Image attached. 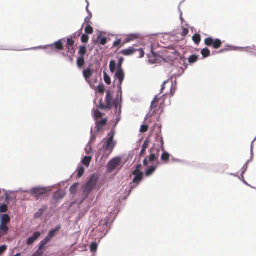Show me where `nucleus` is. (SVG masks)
I'll use <instances>...</instances> for the list:
<instances>
[{
  "label": "nucleus",
  "instance_id": "39",
  "mask_svg": "<svg viewBox=\"0 0 256 256\" xmlns=\"http://www.w3.org/2000/svg\"><path fill=\"white\" fill-rule=\"evenodd\" d=\"M159 100V98H158L157 96H156L154 100L152 102L151 108H155L157 107L158 105V102Z\"/></svg>",
  "mask_w": 256,
  "mask_h": 256
},
{
  "label": "nucleus",
  "instance_id": "34",
  "mask_svg": "<svg viewBox=\"0 0 256 256\" xmlns=\"http://www.w3.org/2000/svg\"><path fill=\"white\" fill-rule=\"evenodd\" d=\"M116 64L114 60H112L110 64V69L112 72H114L116 71Z\"/></svg>",
  "mask_w": 256,
  "mask_h": 256
},
{
  "label": "nucleus",
  "instance_id": "22",
  "mask_svg": "<svg viewBox=\"0 0 256 256\" xmlns=\"http://www.w3.org/2000/svg\"><path fill=\"white\" fill-rule=\"evenodd\" d=\"M114 214L112 212H110V216H106V218L104 219V223L103 224L104 226L107 227L110 223H112L114 221L116 218L117 215H115L112 218L111 216Z\"/></svg>",
  "mask_w": 256,
  "mask_h": 256
},
{
  "label": "nucleus",
  "instance_id": "17",
  "mask_svg": "<svg viewBox=\"0 0 256 256\" xmlns=\"http://www.w3.org/2000/svg\"><path fill=\"white\" fill-rule=\"evenodd\" d=\"M160 150L157 149H150L148 160H157L160 156Z\"/></svg>",
  "mask_w": 256,
  "mask_h": 256
},
{
  "label": "nucleus",
  "instance_id": "38",
  "mask_svg": "<svg viewBox=\"0 0 256 256\" xmlns=\"http://www.w3.org/2000/svg\"><path fill=\"white\" fill-rule=\"evenodd\" d=\"M85 32L86 34H92L94 32L92 28L89 24L86 25L85 28Z\"/></svg>",
  "mask_w": 256,
  "mask_h": 256
},
{
  "label": "nucleus",
  "instance_id": "42",
  "mask_svg": "<svg viewBox=\"0 0 256 256\" xmlns=\"http://www.w3.org/2000/svg\"><path fill=\"white\" fill-rule=\"evenodd\" d=\"M124 58L122 57L118 58V70L122 69V65L124 62Z\"/></svg>",
  "mask_w": 256,
  "mask_h": 256
},
{
  "label": "nucleus",
  "instance_id": "36",
  "mask_svg": "<svg viewBox=\"0 0 256 256\" xmlns=\"http://www.w3.org/2000/svg\"><path fill=\"white\" fill-rule=\"evenodd\" d=\"M192 40L196 44H198L201 40L200 36L199 34H195L192 36Z\"/></svg>",
  "mask_w": 256,
  "mask_h": 256
},
{
  "label": "nucleus",
  "instance_id": "52",
  "mask_svg": "<svg viewBox=\"0 0 256 256\" xmlns=\"http://www.w3.org/2000/svg\"><path fill=\"white\" fill-rule=\"evenodd\" d=\"M142 166L141 164H137L135 166L134 170L133 171H135V172L142 171Z\"/></svg>",
  "mask_w": 256,
  "mask_h": 256
},
{
  "label": "nucleus",
  "instance_id": "31",
  "mask_svg": "<svg viewBox=\"0 0 256 256\" xmlns=\"http://www.w3.org/2000/svg\"><path fill=\"white\" fill-rule=\"evenodd\" d=\"M78 54L80 56L84 57V56L86 54V46H80Z\"/></svg>",
  "mask_w": 256,
  "mask_h": 256
},
{
  "label": "nucleus",
  "instance_id": "53",
  "mask_svg": "<svg viewBox=\"0 0 256 256\" xmlns=\"http://www.w3.org/2000/svg\"><path fill=\"white\" fill-rule=\"evenodd\" d=\"M91 161H81V165H82L84 168H88L90 164Z\"/></svg>",
  "mask_w": 256,
  "mask_h": 256
},
{
  "label": "nucleus",
  "instance_id": "5",
  "mask_svg": "<svg viewBox=\"0 0 256 256\" xmlns=\"http://www.w3.org/2000/svg\"><path fill=\"white\" fill-rule=\"evenodd\" d=\"M11 220L10 216L6 213L0 214V233L2 236L8 234L10 228L8 224Z\"/></svg>",
  "mask_w": 256,
  "mask_h": 256
},
{
  "label": "nucleus",
  "instance_id": "30",
  "mask_svg": "<svg viewBox=\"0 0 256 256\" xmlns=\"http://www.w3.org/2000/svg\"><path fill=\"white\" fill-rule=\"evenodd\" d=\"M125 44L124 42H122L120 39H118L114 42L112 46L114 48H118V49H119L121 47L123 46Z\"/></svg>",
  "mask_w": 256,
  "mask_h": 256
},
{
  "label": "nucleus",
  "instance_id": "2",
  "mask_svg": "<svg viewBox=\"0 0 256 256\" xmlns=\"http://www.w3.org/2000/svg\"><path fill=\"white\" fill-rule=\"evenodd\" d=\"M63 181L57 184L59 186H60L62 183H64ZM56 184L49 186H36L32 188L30 190H24L22 192L26 193H29L31 196L34 197L36 200H42L46 198L49 196L52 190L56 188Z\"/></svg>",
  "mask_w": 256,
  "mask_h": 256
},
{
  "label": "nucleus",
  "instance_id": "57",
  "mask_svg": "<svg viewBox=\"0 0 256 256\" xmlns=\"http://www.w3.org/2000/svg\"><path fill=\"white\" fill-rule=\"evenodd\" d=\"M175 90H176V88L174 87L173 84H172L171 86V87H170V93L172 96L174 95Z\"/></svg>",
  "mask_w": 256,
  "mask_h": 256
},
{
  "label": "nucleus",
  "instance_id": "7",
  "mask_svg": "<svg viewBox=\"0 0 256 256\" xmlns=\"http://www.w3.org/2000/svg\"><path fill=\"white\" fill-rule=\"evenodd\" d=\"M136 52H138L139 53V55L138 56V58H142L144 56V52L142 48H135V46H130L128 48L122 50L120 52V54L124 56H130L134 54Z\"/></svg>",
  "mask_w": 256,
  "mask_h": 256
},
{
  "label": "nucleus",
  "instance_id": "33",
  "mask_svg": "<svg viewBox=\"0 0 256 256\" xmlns=\"http://www.w3.org/2000/svg\"><path fill=\"white\" fill-rule=\"evenodd\" d=\"M84 64H85V61H84V57L80 56L77 59V65H78V67H79V68L82 67L84 66Z\"/></svg>",
  "mask_w": 256,
  "mask_h": 256
},
{
  "label": "nucleus",
  "instance_id": "15",
  "mask_svg": "<svg viewBox=\"0 0 256 256\" xmlns=\"http://www.w3.org/2000/svg\"><path fill=\"white\" fill-rule=\"evenodd\" d=\"M61 225L58 224L54 228L51 229L48 232V234L46 236L50 240L58 233L60 230L61 229Z\"/></svg>",
  "mask_w": 256,
  "mask_h": 256
},
{
  "label": "nucleus",
  "instance_id": "19",
  "mask_svg": "<svg viewBox=\"0 0 256 256\" xmlns=\"http://www.w3.org/2000/svg\"><path fill=\"white\" fill-rule=\"evenodd\" d=\"M51 240L46 236L38 244V251L46 250V245L49 243Z\"/></svg>",
  "mask_w": 256,
  "mask_h": 256
},
{
  "label": "nucleus",
  "instance_id": "35",
  "mask_svg": "<svg viewBox=\"0 0 256 256\" xmlns=\"http://www.w3.org/2000/svg\"><path fill=\"white\" fill-rule=\"evenodd\" d=\"M201 54L204 58H207L210 56V50L207 48H204L202 50Z\"/></svg>",
  "mask_w": 256,
  "mask_h": 256
},
{
  "label": "nucleus",
  "instance_id": "23",
  "mask_svg": "<svg viewBox=\"0 0 256 256\" xmlns=\"http://www.w3.org/2000/svg\"><path fill=\"white\" fill-rule=\"evenodd\" d=\"M107 123V119L104 118L97 122L96 125V129L98 132H100L102 128L106 125Z\"/></svg>",
  "mask_w": 256,
  "mask_h": 256
},
{
  "label": "nucleus",
  "instance_id": "28",
  "mask_svg": "<svg viewBox=\"0 0 256 256\" xmlns=\"http://www.w3.org/2000/svg\"><path fill=\"white\" fill-rule=\"evenodd\" d=\"M138 38V34H133L128 36L124 40V43H128L131 41L134 40H136Z\"/></svg>",
  "mask_w": 256,
  "mask_h": 256
},
{
  "label": "nucleus",
  "instance_id": "21",
  "mask_svg": "<svg viewBox=\"0 0 256 256\" xmlns=\"http://www.w3.org/2000/svg\"><path fill=\"white\" fill-rule=\"evenodd\" d=\"M85 150L87 154V156L84 157L82 160H92V148L90 145L86 146Z\"/></svg>",
  "mask_w": 256,
  "mask_h": 256
},
{
  "label": "nucleus",
  "instance_id": "46",
  "mask_svg": "<svg viewBox=\"0 0 256 256\" xmlns=\"http://www.w3.org/2000/svg\"><path fill=\"white\" fill-rule=\"evenodd\" d=\"M169 158L170 154L166 152H164L162 155V160H168Z\"/></svg>",
  "mask_w": 256,
  "mask_h": 256
},
{
  "label": "nucleus",
  "instance_id": "37",
  "mask_svg": "<svg viewBox=\"0 0 256 256\" xmlns=\"http://www.w3.org/2000/svg\"><path fill=\"white\" fill-rule=\"evenodd\" d=\"M198 60V57L196 55H192L188 58V62L190 64L196 62Z\"/></svg>",
  "mask_w": 256,
  "mask_h": 256
},
{
  "label": "nucleus",
  "instance_id": "50",
  "mask_svg": "<svg viewBox=\"0 0 256 256\" xmlns=\"http://www.w3.org/2000/svg\"><path fill=\"white\" fill-rule=\"evenodd\" d=\"M74 44V41L70 38L67 39V46H72Z\"/></svg>",
  "mask_w": 256,
  "mask_h": 256
},
{
  "label": "nucleus",
  "instance_id": "8",
  "mask_svg": "<svg viewBox=\"0 0 256 256\" xmlns=\"http://www.w3.org/2000/svg\"><path fill=\"white\" fill-rule=\"evenodd\" d=\"M94 188V187L86 182L82 185V202H84L88 197Z\"/></svg>",
  "mask_w": 256,
  "mask_h": 256
},
{
  "label": "nucleus",
  "instance_id": "25",
  "mask_svg": "<svg viewBox=\"0 0 256 256\" xmlns=\"http://www.w3.org/2000/svg\"><path fill=\"white\" fill-rule=\"evenodd\" d=\"M76 177L77 178H80L85 172V168L82 166L80 164L76 170Z\"/></svg>",
  "mask_w": 256,
  "mask_h": 256
},
{
  "label": "nucleus",
  "instance_id": "26",
  "mask_svg": "<svg viewBox=\"0 0 256 256\" xmlns=\"http://www.w3.org/2000/svg\"><path fill=\"white\" fill-rule=\"evenodd\" d=\"M227 168L226 166L218 165L214 166L212 168V170L216 172L223 173Z\"/></svg>",
  "mask_w": 256,
  "mask_h": 256
},
{
  "label": "nucleus",
  "instance_id": "32",
  "mask_svg": "<svg viewBox=\"0 0 256 256\" xmlns=\"http://www.w3.org/2000/svg\"><path fill=\"white\" fill-rule=\"evenodd\" d=\"M98 244L96 242H92L90 244V250L92 252H95L98 250Z\"/></svg>",
  "mask_w": 256,
  "mask_h": 256
},
{
  "label": "nucleus",
  "instance_id": "10",
  "mask_svg": "<svg viewBox=\"0 0 256 256\" xmlns=\"http://www.w3.org/2000/svg\"><path fill=\"white\" fill-rule=\"evenodd\" d=\"M66 196V192L62 189L54 192L52 194V199L55 203H58Z\"/></svg>",
  "mask_w": 256,
  "mask_h": 256
},
{
  "label": "nucleus",
  "instance_id": "18",
  "mask_svg": "<svg viewBox=\"0 0 256 256\" xmlns=\"http://www.w3.org/2000/svg\"><path fill=\"white\" fill-rule=\"evenodd\" d=\"M48 207L46 206H43L39 208L34 214V218L36 219L40 218L42 217L44 212L46 210Z\"/></svg>",
  "mask_w": 256,
  "mask_h": 256
},
{
  "label": "nucleus",
  "instance_id": "3",
  "mask_svg": "<svg viewBox=\"0 0 256 256\" xmlns=\"http://www.w3.org/2000/svg\"><path fill=\"white\" fill-rule=\"evenodd\" d=\"M144 172L142 171L135 172L132 171L130 174V176H134V177L132 180L130 184V186L128 188H126V191L128 192L127 196L124 198V200H126L128 196L130 194L131 192L140 184L144 178Z\"/></svg>",
  "mask_w": 256,
  "mask_h": 256
},
{
  "label": "nucleus",
  "instance_id": "12",
  "mask_svg": "<svg viewBox=\"0 0 256 256\" xmlns=\"http://www.w3.org/2000/svg\"><path fill=\"white\" fill-rule=\"evenodd\" d=\"M42 233L39 231L34 232L32 236L28 237L26 240L28 246L32 245L40 236Z\"/></svg>",
  "mask_w": 256,
  "mask_h": 256
},
{
  "label": "nucleus",
  "instance_id": "44",
  "mask_svg": "<svg viewBox=\"0 0 256 256\" xmlns=\"http://www.w3.org/2000/svg\"><path fill=\"white\" fill-rule=\"evenodd\" d=\"M121 205V201L120 200H119L117 203L114 205V208L117 210V212L116 215L118 216V213L120 212V210L119 209V208L120 206Z\"/></svg>",
  "mask_w": 256,
  "mask_h": 256
},
{
  "label": "nucleus",
  "instance_id": "61",
  "mask_svg": "<svg viewBox=\"0 0 256 256\" xmlns=\"http://www.w3.org/2000/svg\"><path fill=\"white\" fill-rule=\"evenodd\" d=\"M146 150L142 148L141 151L140 153V158H141L146 154Z\"/></svg>",
  "mask_w": 256,
  "mask_h": 256
},
{
  "label": "nucleus",
  "instance_id": "6",
  "mask_svg": "<svg viewBox=\"0 0 256 256\" xmlns=\"http://www.w3.org/2000/svg\"><path fill=\"white\" fill-rule=\"evenodd\" d=\"M124 164L122 163V161H108L106 164V173L114 172L116 174Z\"/></svg>",
  "mask_w": 256,
  "mask_h": 256
},
{
  "label": "nucleus",
  "instance_id": "58",
  "mask_svg": "<svg viewBox=\"0 0 256 256\" xmlns=\"http://www.w3.org/2000/svg\"><path fill=\"white\" fill-rule=\"evenodd\" d=\"M188 30L186 28H184L182 29V36H186L188 34Z\"/></svg>",
  "mask_w": 256,
  "mask_h": 256
},
{
  "label": "nucleus",
  "instance_id": "16",
  "mask_svg": "<svg viewBox=\"0 0 256 256\" xmlns=\"http://www.w3.org/2000/svg\"><path fill=\"white\" fill-rule=\"evenodd\" d=\"M112 94L110 91H108L106 92V108L108 109H110L112 108Z\"/></svg>",
  "mask_w": 256,
  "mask_h": 256
},
{
  "label": "nucleus",
  "instance_id": "54",
  "mask_svg": "<svg viewBox=\"0 0 256 256\" xmlns=\"http://www.w3.org/2000/svg\"><path fill=\"white\" fill-rule=\"evenodd\" d=\"M94 116L98 118H101L102 116V113L98 110L94 112Z\"/></svg>",
  "mask_w": 256,
  "mask_h": 256
},
{
  "label": "nucleus",
  "instance_id": "60",
  "mask_svg": "<svg viewBox=\"0 0 256 256\" xmlns=\"http://www.w3.org/2000/svg\"><path fill=\"white\" fill-rule=\"evenodd\" d=\"M242 182L244 184H246V186H250V187L251 188H254V189H256V188L254 187V186H252L250 184H248L247 182L244 180V179H243V180H242Z\"/></svg>",
  "mask_w": 256,
  "mask_h": 256
},
{
  "label": "nucleus",
  "instance_id": "9",
  "mask_svg": "<svg viewBox=\"0 0 256 256\" xmlns=\"http://www.w3.org/2000/svg\"><path fill=\"white\" fill-rule=\"evenodd\" d=\"M204 44L208 46H212L214 48L217 49L220 48L222 42L219 39H214L212 38H208L205 39Z\"/></svg>",
  "mask_w": 256,
  "mask_h": 256
},
{
  "label": "nucleus",
  "instance_id": "20",
  "mask_svg": "<svg viewBox=\"0 0 256 256\" xmlns=\"http://www.w3.org/2000/svg\"><path fill=\"white\" fill-rule=\"evenodd\" d=\"M93 71L90 68H88L83 70V75L87 82H90V78L92 76Z\"/></svg>",
  "mask_w": 256,
  "mask_h": 256
},
{
  "label": "nucleus",
  "instance_id": "45",
  "mask_svg": "<svg viewBox=\"0 0 256 256\" xmlns=\"http://www.w3.org/2000/svg\"><path fill=\"white\" fill-rule=\"evenodd\" d=\"M89 40V37L87 34H84L82 35L81 37V40L84 43H86L88 42Z\"/></svg>",
  "mask_w": 256,
  "mask_h": 256
},
{
  "label": "nucleus",
  "instance_id": "59",
  "mask_svg": "<svg viewBox=\"0 0 256 256\" xmlns=\"http://www.w3.org/2000/svg\"><path fill=\"white\" fill-rule=\"evenodd\" d=\"M84 213L80 212L78 214V216H77V217L76 218V222L79 221L82 218V217L84 216Z\"/></svg>",
  "mask_w": 256,
  "mask_h": 256
},
{
  "label": "nucleus",
  "instance_id": "4",
  "mask_svg": "<svg viewBox=\"0 0 256 256\" xmlns=\"http://www.w3.org/2000/svg\"><path fill=\"white\" fill-rule=\"evenodd\" d=\"M143 165L146 167L144 174L147 176H151L159 166L166 164L168 161H142Z\"/></svg>",
  "mask_w": 256,
  "mask_h": 256
},
{
  "label": "nucleus",
  "instance_id": "43",
  "mask_svg": "<svg viewBox=\"0 0 256 256\" xmlns=\"http://www.w3.org/2000/svg\"><path fill=\"white\" fill-rule=\"evenodd\" d=\"M180 162H181L182 163V164L184 165L190 166H196V164H194V162L192 161V162H188L187 161H179Z\"/></svg>",
  "mask_w": 256,
  "mask_h": 256
},
{
  "label": "nucleus",
  "instance_id": "27",
  "mask_svg": "<svg viewBox=\"0 0 256 256\" xmlns=\"http://www.w3.org/2000/svg\"><path fill=\"white\" fill-rule=\"evenodd\" d=\"M79 186L80 183L78 182L73 184L70 188V194L72 195L76 194Z\"/></svg>",
  "mask_w": 256,
  "mask_h": 256
},
{
  "label": "nucleus",
  "instance_id": "55",
  "mask_svg": "<svg viewBox=\"0 0 256 256\" xmlns=\"http://www.w3.org/2000/svg\"><path fill=\"white\" fill-rule=\"evenodd\" d=\"M44 252L37 250L32 256H43Z\"/></svg>",
  "mask_w": 256,
  "mask_h": 256
},
{
  "label": "nucleus",
  "instance_id": "64",
  "mask_svg": "<svg viewBox=\"0 0 256 256\" xmlns=\"http://www.w3.org/2000/svg\"><path fill=\"white\" fill-rule=\"evenodd\" d=\"M100 108H101V109H105V108H106V105L104 106V104H100Z\"/></svg>",
  "mask_w": 256,
  "mask_h": 256
},
{
  "label": "nucleus",
  "instance_id": "40",
  "mask_svg": "<svg viewBox=\"0 0 256 256\" xmlns=\"http://www.w3.org/2000/svg\"><path fill=\"white\" fill-rule=\"evenodd\" d=\"M104 80L108 85L111 84L110 78L106 72H104Z\"/></svg>",
  "mask_w": 256,
  "mask_h": 256
},
{
  "label": "nucleus",
  "instance_id": "49",
  "mask_svg": "<svg viewBox=\"0 0 256 256\" xmlns=\"http://www.w3.org/2000/svg\"><path fill=\"white\" fill-rule=\"evenodd\" d=\"M250 162V161H247L244 164L243 167L242 168L241 172L242 173V174H244V173L246 171L248 166V164Z\"/></svg>",
  "mask_w": 256,
  "mask_h": 256
},
{
  "label": "nucleus",
  "instance_id": "47",
  "mask_svg": "<svg viewBox=\"0 0 256 256\" xmlns=\"http://www.w3.org/2000/svg\"><path fill=\"white\" fill-rule=\"evenodd\" d=\"M98 39H100L99 43L102 46L104 45L107 42V39L106 38L98 36Z\"/></svg>",
  "mask_w": 256,
  "mask_h": 256
},
{
  "label": "nucleus",
  "instance_id": "13",
  "mask_svg": "<svg viewBox=\"0 0 256 256\" xmlns=\"http://www.w3.org/2000/svg\"><path fill=\"white\" fill-rule=\"evenodd\" d=\"M100 179V175L97 173H94L90 175V178L86 182L96 188Z\"/></svg>",
  "mask_w": 256,
  "mask_h": 256
},
{
  "label": "nucleus",
  "instance_id": "56",
  "mask_svg": "<svg viewBox=\"0 0 256 256\" xmlns=\"http://www.w3.org/2000/svg\"><path fill=\"white\" fill-rule=\"evenodd\" d=\"M148 144H149V142L147 140H145V142H144V144H142V149L146 150L148 146Z\"/></svg>",
  "mask_w": 256,
  "mask_h": 256
},
{
  "label": "nucleus",
  "instance_id": "11",
  "mask_svg": "<svg viewBox=\"0 0 256 256\" xmlns=\"http://www.w3.org/2000/svg\"><path fill=\"white\" fill-rule=\"evenodd\" d=\"M115 78L118 80V86L120 90L122 89V84L124 78V73L122 69L118 70L115 73Z\"/></svg>",
  "mask_w": 256,
  "mask_h": 256
},
{
  "label": "nucleus",
  "instance_id": "14",
  "mask_svg": "<svg viewBox=\"0 0 256 256\" xmlns=\"http://www.w3.org/2000/svg\"><path fill=\"white\" fill-rule=\"evenodd\" d=\"M2 191L4 192V202L8 204L10 202L16 200V196L10 195L12 194L14 192L7 190L4 189H3Z\"/></svg>",
  "mask_w": 256,
  "mask_h": 256
},
{
  "label": "nucleus",
  "instance_id": "62",
  "mask_svg": "<svg viewBox=\"0 0 256 256\" xmlns=\"http://www.w3.org/2000/svg\"><path fill=\"white\" fill-rule=\"evenodd\" d=\"M227 174L230 175V176H234V177H237L238 178V174H234V173L228 172V173H227Z\"/></svg>",
  "mask_w": 256,
  "mask_h": 256
},
{
  "label": "nucleus",
  "instance_id": "48",
  "mask_svg": "<svg viewBox=\"0 0 256 256\" xmlns=\"http://www.w3.org/2000/svg\"><path fill=\"white\" fill-rule=\"evenodd\" d=\"M148 130V126L147 125H142L140 128V132H146Z\"/></svg>",
  "mask_w": 256,
  "mask_h": 256
},
{
  "label": "nucleus",
  "instance_id": "41",
  "mask_svg": "<svg viewBox=\"0 0 256 256\" xmlns=\"http://www.w3.org/2000/svg\"><path fill=\"white\" fill-rule=\"evenodd\" d=\"M105 88L103 84H100L98 86V90L100 94H104V92Z\"/></svg>",
  "mask_w": 256,
  "mask_h": 256
},
{
  "label": "nucleus",
  "instance_id": "24",
  "mask_svg": "<svg viewBox=\"0 0 256 256\" xmlns=\"http://www.w3.org/2000/svg\"><path fill=\"white\" fill-rule=\"evenodd\" d=\"M52 50L56 49L58 50H61L64 49V46L62 43V40H60L58 42H56L54 44L50 46Z\"/></svg>",
  "mask_w": 256,
  "mask_h": 256
},
{
  "label": "nucleus",
  "instance_id": "51",
  "mask_svg": "<svg viewBox=\"0 0 256 256\" xmlns=\"http://www.w3.org/2000/svg\"><path fill=\"white\" fill-rule=\"evenodd\" d=\"M7 249L6 244H2L0 246V255L2 254Z\"/></svg>",
  "mask_w": 256,
  "mask_h": 256
},
{
  "label": "nucleus",
  "instance_id": "29",
  "mask_svg": "<svg viewBox=\"0 0 256 256\" xmlns=\"http://www.w3.org/2000/svg\"><path fill=\"white\" fill-rule=\"evenodd\" d=\"M8 210V204L5 202L3 204L0 202V214L6 213Z\"/></svg>",
  "mask_w": 256,
  "mask_h": 256
},
{
  "label": "nucleus",
  "instance_id": "63",
  "mask_svg": "<svg viewBox=\"0 0 256 256\" xmlns=\"http://www.w3.org/2000/svg\"><path fill=\"white\" fill-rule=\"evenodd\" d=\"M244 174H242V173L241 172L240 176H238V178L240 180H242L244 179Z\"/></svg>",
  "mask_w": 256,
  "mask_h": 256
},
{
  "label": "nucleus",
  "instance_id": "1",
  "mask_svg": "<svg viewBox=\"0 0 256 256\" xmlns=\"http://www.w3.org/2000/svg\"><path fill=\"white\" fill-rule=\"evenodd\" d=\"M115 132L114 130L108 134L106 138L104 139L102 148L98 151V156L97 159L106 160L112 154L116 145V142L114 140Z\"/></svg>",
  "mask_w": 256,
  "mask_h": 256
}]
</instances>
